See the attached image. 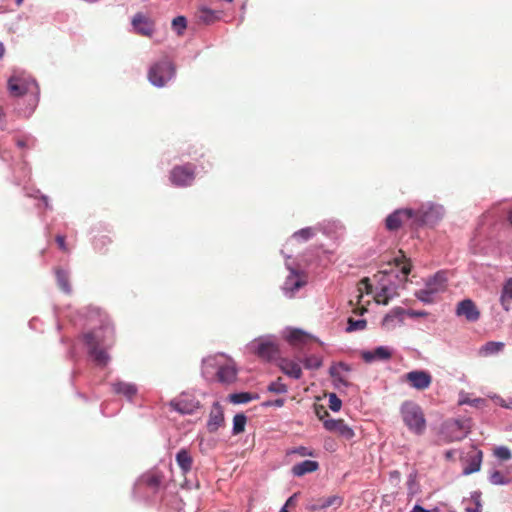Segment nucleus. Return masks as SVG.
Returning <instances> with one entry per match:
<instances>
[{"label": "nucleus", "instance_id": "1", "mask_svg": "<svg viewBox=\"0 0 512 512\" xmlns=\"http://www.w3.org/2000/svg\"><path fill=\"white\" fill-rule=\"evenodd\" d=\"M102 325L99 329L84 335L85 344L93 360L99 366H106L110 361V356L106 352L113 343L114 330L109 322L101 320Z\"/></svg>", "mask_w": 512, "mask_h": 512}, {"label": "nucleus", "instance_id": "2", "mask_svg": "<svg viewBox=\"0 0 512 512\" xmlns=\"http://www.w3.org/2000/svg\"><path fill=\"white\" fill-rule=\"evenodd\" d=\"M8 90L14 97H25L28 108L18 110V113L24 117H29L36 108L39 101V86L37 82L23 72H15L8 79Z\"/></svg>", "mask_w": 512, "mask_h": 512}, {"label": "nucleus", "instance_id": "3", "mask_svg": "<svg viewBox=\"0 0 512 512\" xmlns=\"http://www.w3.org/2000/svg\"><path fill=\"white\" fill-rule=\"evenodd\" d=\"M410 273V266L403 264L401 270L394 269L379 271L374 275L376 281L375 300L379 304H388V301L396 295L400 283L404 282Z\"/></svg>", "mask_w": 512, "mask_h": 512}, {"label": "nucleus", "instance_id": "4", "mask_svg": "<svg viewBox=\"0 0 512 512\" xmlns=\"http://www.w3.org/2000/svg\"><path fill=\"white\" fill-rule=\"evenodd\" d=\"M202 374L207 380L216 379L222 384H231L236 380L235 363L224 354L208 356L202 361Z\"/></svg>", "mask_w": 512, "mask_h": 512}, {"label": "nucleus", "instance_id": "5", "mask_svg": "<svg viewBox=\"0 0 512 512\" xmlns=\"http://www.w3.org/2000/svg\"><path fill=\"white\" fill-rule=\"evenodd\" d=\"M400 414L407 428L416 435L426 430V419L422 408L414 401H405L400 407Z\"/></svg>", "mask_w": 512, "mask_h": 512}, {"label": "nucleus", "instance_id": "6", "mask_svg": "<svg viewBox=\"0 0 512 512\" xmlns=\"http://www.w3.org/2000/svg\"><path fill=\"white\" fill-rule=\"evenodd\" d=\"M176 74L174 64L167 58L154 63L148 71V79L155 87H164Z\"/></svg>", "mask_w": 512, "mask_h": 512}, {"label": "nucleus", "instance_id": "7", "mask_svg": "<svg viewBox=\"0 0 512 512\" xmlns=\"http://www.w3.org/2000/svg\"><path fill=\"white\" fill-rule=\"evenodd\" d=\"M247 349L264 360H272L279 354L278 345L272 335L254 339L247 345Z\"/></svg>", "mask_w": 512, "mask_h": 512}, {"label": "nucleus", "instance_id": "8", "mask_svg": "<svg viewBox=\"0 0 512 512\" xmlns=\"http://www.w3.org/2000/svg\"><path fill=\"white\" fill-rule=\"evenodd\" d=\"M444 208L438 204L427 203L419 209L414 210V226L418 225H434L442 219Z\"/></svg>", "mask_w": 512, "mask_h": 512}, {"label": "nucleus", "instance_id": "9", "mask_svg": "<svg viewBox=\"0 0 512 512\" xmlns=\"http://www.w3.org/2000/svg\"><path fill=\"white\" fill-rule=\"evenodd\" d=\"M289 274L286 277L283 285L281 286L282 292L287 298H294L297 292L306 286L308 282L307 274L303 271H298L290 265H286Z\"/></svg>", "mask_w": 512, "mask_h": 512}, {"label": "nucleus", "instance_id": "10", "mask_svg": "<svg viewBox=\"0 0 512 512\" xmlns=\"http://www.w3.org/2000/svg\"><path fill=\"white\" fill-rule=\"evenodd\" d=\"M414 210L413 209H399L391 213L386 218V228L388 230H397L401 225L407 224L414 226Z\"/></svg>", "mask_w": 512, "mask_h": 512}, {"label": "nucleus", "instance_id": "11", "mask_svg": "<svg viewBox=\"0 0 512 512\" xmlns=\"http://www.w3.org/2000/svg\"><path fill=\"white\" fill-rule=\"evenodd\" d=\"M403 380L416 390H425L431 385L432 376L425 370H413L406 373Z\"/></svg>", "mask_w": 512, "mask_h": 512}, {"label": "nucleus", "instance_id": "12", "mask_svg": "<svg viewBox=\"0 0 512 512\" xmlns=\"http://www.w3.org/2000/svg\"><path fill=\"white\" fill-rule=\"evenodd\" d=\"M194 169L190 164L176 166L170 174L171 182L179 187L188 186L194 180Z\"/></svg>", "mask_w": 512, "mask_h": 512}, {"label": "nucleus", "instance_id": "13", "mask_svg": "<svg viewBox=\"0 0 512 512\" xmlns=\"http://www.w3.org/2000/svg\"><path fill=\"white\" fill-rule=\"evenodd\" d=\"M170 406L181 414H192L199 408V401L193 396L182 394L179 398L170 402Z\"/></svg>", "mask_w": 512, "mask_h": 512}, {"label": "nucleus", "instance_id": "14", "mask_svg": "<svg viewBox=\"0 0 512 512\" xmlns=\"http://www.w3.org/2000/svg\"><path fill=\"white\" fill-rule=\"evenodd\" d=\"M458 317H464L468 322H476L480 318V311L471 299L460 301L455 309Z\"/></svg>", "mask_w": 512, "mask_h": 512}, {"label": "nucleus", "instance_id": "15", "mask_svg": "<svg viewBox=\"0 0 512 512\" xmlns=\"http://www.w3.org/2000/svg\"><path fill=\"white\" fill-rule=\"evenodd\" d=\"M351 371V366L344 362L333 364L329 369V374L333 378L334 384L337 388L341 386L347 387L349 382L347 375Z\"/></svg>", "mask_w": 512, "mask_h": 512}, {"label": "nucleus", "instance_id": "16", "mask_svg": "<svg viewBox=\"0 0 512 512\" xmlns=\"http://www.w3.org/2000/svg\"><path fill=\"white\" fill-rule=\"evenodd\" d=\"M323 426L326 430L335 432L347 440L352 439L355 435L353 429L348 426L342 419L324 420Z\"/></svg>", "mask_w": 512, "mask_h": 512}, {"label": "nucleus", "instance_id": "17", "mask_svg": "<svg viewBox=\"0 0 512 512\" xmlns=\"http://www.w3.org/2000/svg\"><path fill=\"white\" fill-rule=\"evenodd\" d=\"M393 351L387 346H378L374 350L361 352V357L366 363L374 361H386L392 357Z\"/></svg>", "mask_w": 512, "mask_h": 512}, {"label": "nucleus", "instance_id": "18", "mask_svg": "<svg viewBox=\"0 0 512 512\" xmlns=\"http://www.w3.org/2000/svg\"><path fill=\"white\" fill-rule=\"evenodd\" d=\"M224 424V412L219 402H214L207 421L210 433L216 432Z\"/></svg>", "mask_w": 512, "mask_h": 512}, {"label": "nucleus", "instance_id": "19", "mask_svg": "<svg viewBox=\"0 0 512 512\" xmlns=\"http://www.w3.org/2000/svg\"><path fill=\"white\" fill-rule=\"evenodd\" d=\"M406 310L401 307L393 308L382 320V326L392 330L404 322Z\"/></svg>", "mask_w": 512, "mask_h": 512}, {"label": "nucleus", "instance_id": "20", "mask_svg": "<svg viewBox=\"0 0 512 512\" xmlns=\"http://www.w3.org/2000/svg\"><path fill=\"white\" fill-rule=\"evenodd\" d=\"M132 26L136 33L143 36H151L154 31L153 22L141 13L133 17Z\"/></svg>", "mask_w": 512, "mask_h": 512}, {"label": "nucleus", "instance_id": "21", "mask_svg": "<svg viewBox=\"0 0 512 512\" xmlns=\"http://www.w3.org/2000/svg\"><path fill=\"white\" fill-rule=\"evenodd\" d=\"M279 368L284 374L293 379H300L302 376V369L297 361L282 358L279 362Z\"/></svg>", "mask_w": 512, "mask_h": 512}, {"label": "nucleus", "instance_id": "22", "mask_svg": "<svg viewBox=\"0 0 512 512\" xmlns=\"http://www.w3.org/2000/svg\"><path fill=\"white\" fill-rule=\"evenodd\" d=\"M112 389L114 393L123 395L129 401H131L138 392L135 384L124 381H116L112 383Z\"/></svg>", "mask_w": 512, "mask_h": 512}, {"label": "nucleus", "instance_id": "23", "mask_svg": "<svg viewBox=\"0 0 512 512\" xmlns=\"http://www.w3.org/2000/svg\"><path fill=\"white\" fill-rule=\"evenodd\" d=\"M342 505V498L337 495L319 498L316 503L311 504L309 509L312 511L323 510L329 507L338 508Z\"/></svg>", "mask_w": 512, "mask_h": 512}, {"label": "nucleus", "instance_id": "24", "mask_svg": "<svg viewBox=\"0 0 512 512\" xmlns=\"http://www.w3.org/2000/svg\"><path fill=\"white\" fill-rule=\"evenodd\" d=\"M319 464L314 460H304L300 463L295 464L292 467V474L296 477H301L307 473H312L318 470Z\"/></svg>", "mask_w": 512, "mask_h": 512}, {"label": "nucleus", "instance_id": "25", "mask_svg": "<svg viewBox=\"0 0 512 512\" xmlns=\"http://www.w3.org/2000/svg\"><path fill=\"white\" fill-rule=\"evenodd\" d=\"M500 304L505 311L512 307V277L505 280L500 294Z\"/></svg>", "mask_w": 512, "mask_h": 512}, {"label": "nucleus", "instance_id": "26", "mask_svg": "<svg viewBox=\"0 0 512 512\" xmlns=\"http://www.w3.org/2000/svg\"><path fill=\"white\" fill-rule=\"evenodd\" d=\"M176 462L183 474H187L192 469L193 459L186 449H181L176 454Z\"/></svg>", "mask_w": 512, "mask_h": 512}, {"label": "nucleus", "instance_id": "27", "mask_svg": "<svg viewBox=\"0 0 512 512\" xmlns=\"http://www.w3.org/2000/svg\"><path fill=\"white\" fill-rule=\"evenodd\" d=\"M285 338L292 345H301L306 342L308 334L301 329H287Z\"/></svg>", "mask_w": 512, "mask_h": 512}, {"label": "nucleus", "instance_id": "28", "mask_svg": "<svg viewBox=\"0 0 512 512\" xmlns=\"http://www.w3.org/2000/svg\"><path fill=\"white\" fill-rule=\"evenodd\" d=\"M482 464V451L478 450L468 460V464L463 469L464 475H469L478 472Z\"/></svg>", "mask_w": 512, "mask_h": 512}, {"label": "nucleus", "instance_id": "29", "mask_svg": "<svg viewBox=\"0 0 512 512\" xmlns=\"http://www.w3.org/2000/svg\"><path fill=\"white\" fill-rule=\"evenodd\" d=\"M512 477L509 473H503L493 469L489 473V482L493 485H507L511 483Z\"/></svg>", "mask_w": 512, "mask_h": 512}, {"label": "nucleus", "instance_id": "30", "mask_svg": "<svg viewBox=\"0 0 512 512\" xmlns=\"http://www.w3.org/2000/svg\"><path fill=\"white\" fill-rule=\"evenodd\" d=\"M196 17L204 24H211L218 18L216 11L205 6L198 9Z\"/></svg>", "mask_w": 512, "mask_h": 512}, {"label": "nucleus", "instance_id": "31", "mask_svg": "<svg viewBox=\"0 0 512 512\" xmlns=\"http://www.w3.org/2000/svg\"><path fill=\"white\" fill-rule=\"evenodd\" d=\"M258 398V394H251L249 392H239L229 395V400L233 404H245L252 400H257Z\"/></svg>", "mask_w": 512, "mask_h": 512}, {"label": "nucleus", "instance_id": "32", "mask_svg": "<svg viewBox=\"0 0 512 512\" xmlns=\"http://www.w3.org/2000/svg\"><path fill=\"white\" fill-rule=\"evenodd\" d=\"M482 493L479 490L470 493L469 501L472 506H466L465 512H481L482 511Z\"/></svg>", "mask_w": 512, "mask_h": 512}, {"label": "nucleus", "instance_id": "33", "mask_svg": "<svg viewBox=\"0 0 512 512\" xmlns=\"http://www.w3.org/2000/svg\"><path fill=\"white\" fill-rule=\"evenodd\" d=\"M426 286L432 288V290H436V293L438 294L445 290L446 278L442 273H437L426 283Z\"/></svg>", "mask_w": 512, "mask_h": 512}, {"label": "nucleus", "instance_id": "34", "mask_svg": "<svg viewBox=\"0 0 512 512\" xmlns=\"http://www.w3.org/2000/svg\"><path fill=\"white\" fill-rule=\"evenodd\" d=\"M56 278L57 283L59 287L65 292L70 293L71 292V286L69 283V274L65 270L57 269L56 270Z\"/></svg>", "mask_w": 512, "mask_h": 512}, {"label": "nucleus", "instance_id": "35", "mask_svg": "<svg viewBox=\"0 0 512 512\" xmlns=\"http://www.w3.org/2000/svg\"><path fill=\"white\" fill-rule=\"evenodd\" d=\"M416 297L423 303H432L436 298V290H432V288L425 287L416 292Z\"/></svg>", "mask_w": 512, "mask_h": 512}, {"label": "nucleus", "instance_id": "36", "mask_svg": "<svg viewBox=\"0 0 512 512\" xmlns=\"http://www.w3.org/2000/svg\"><path fill=\"white\" fill-rule=\"evenodd\" d=\"M247 417L243 413L236 414L233 418L232 434L238 435L245 430Z\"/></svg>", "mask_w": 512, "mask_h": 512}, {"label": "nucleus", "instance_id": "37", "mask_svg": "<svg viewBox=\"0 0 512 512\" xmlns=\"http://www.w3.org/2000/svg\"><path fill=\"white\" fill-rule=\"evenodd\" d=\"M161 479L155 474L144 475L137 482L138 485L146 484L150 488H156L160 485Z\"/></svg>", "mask_w": 512, "mask_h": 512}, {"label": "nucleus", "instance_id": "38", "mask_svg": "<svg viewBox=\"0 0 512 512\" xmlns=\"http://www.w3.org/2000/svg\"><path fill=\"white\" fill-rule=\"evenodd\" d=\"M267 390L275 394H285L288 391V387L282 382L281 378H278L276 381H273L268 385Z\"/></svg>", "mask_w": 512, "mask_h": 512}, {"label": "nucleus", "instance_id": "39", "mask_svg": "<svg viewBox=\"0 0 512 512\" xmlns=\"http://www.w3.org/2000/svg\"><path fill=\"white\" fill-rule=\"evenodd\" d=\"M366 325H367V322L364 319L354 320L352 318H349L346 331L347 332L361 331L366 328Z\"/></svg>", "mask_w": 512, "mask_h": 512}, {"label": "nucleus", "instance_id": "40", "mask_svg": "<svg viewBox=\"0 0 512 512\" xmlns=\"http://www.w3.org/2000/svg\"><path fill=\"white\" fill-rule=\"evenodd\" d=\"M303 364L306 369H310V370L318 369L322 365V359L318 356L311 355V356L304 358Z\"/></svg>", "mask_w": 512, "mask_h": 512}, {"label": "nucleus", "instance_id": "41", "mask_svg": "<svg viewBox=\"0 0 512 512\" xmlns=\"http://www.w3.org/2000/svg\"><path fill=\"white\" fill-rule=\"evenodd\" d=\"M187 27V20L184 16H177L172 20V28L177 35H182Z\"/></svg>", "mask_w": 512, "mask_h": 512}, {"label": "nucleus", "instance_id": "42", "mask_svg": "<svg viewBox=\"0 0 512 512\" xmlns=\"http://www.w3.org/2000/svg\"><path fill=\"white\" fill-rule=\"evenodd\" d=\"M314 229L311 227L302 228L293 234V238L297 240L307 241L314 236Z\"/></svg>", "mask_w": 512, "mask_h": 512}, {"label": "nucleus", "instance_id": "43", "mask_svg": "<svg viewBox=\"0 0 512 512\" xmlns=\"http://www.w3.org/2000/svg\"><path fill=\"white\" fill-rule=\"evenodd\" d=\"M494 456L500 460H509L511 458V451L506 446H498L494 449Z\"/></svg>", "mask_w": 512, "mask_h": 512}, {"label": "nucleus", "instance_id": "44", "mask_svg": "<svg viewBox=\"0 0 512 512\" xmlns=\"http://www.w3.org/2000/svg\"><path fill=\"white\" fill-rule=\"evenodd\" d=\"M341 406H342V401L338 398V396L334 393H331L329 395V408L334 411V412H337L341 409Z\"/></svg>", "mask_w": 512, "mask_h": 512}, {"label": "nucleus", "instance_id": "45", "mask_svg": "<svg viewBox=\"0 0 512 512\" xmlns=\"http://www.w3.org/2000/svg\"><path fill=\"white\" fill-rule=\"evenodd\" d=\"M292 454H298L301 457L314 456V451L305 446H299L290 451Z\"/></svg>", "mask_w": 512, "mask_h": 512}, {"label": "nucleus", "instance_id": "46", "mask_svg": "<svg viewBox=\"0 0 512 512\" xmlns=\"http://www.w3.org/2000/svg\"><path fill=\"white\" fill-rule=\"evenodd\" d=\"M502 348H503V343H501V342H488L484 346V350L486 351V353H489V354L499 352Z\"/></svg>", "mask_w": 512, "mask_h": 512}, {"label": "nucleus", "instance_id": "47", "mask_svg": "<svg viewBox=\"0 0 512 512\" xmlns=\"http://www.w3.org/2000/svg\"><path fill=\"white\" fill-rule=\"evenodd\" d=\"M284 403H285V400L282 398H279L276 400L265 401L262 403V406L263 407H271V406L282 407L284 405Z\"/></svg>", "mask_w": 512, "mask_h": 512}, {"label": "nucleus", "instance_id": "48", "mask_svg": "<svg viewBox=\"0 0 512 512\" xmlns=\"http://www.w3.org/2000/svg\"><path fill=\"white\" fill-rule=\"evenodd\" d=\"M56 242L59 246V248L62 250V251H67V246H66V242H65V237L62 236V235H58L56 237Z\"/></svg>", "mask_w": 512, "mask_h": 512}, {"label": "nucleus", "instance_id": "49", "mask_svg": "<svg viewBox=\"0 0 512 512\" xmlns=\"http://www.w3.org/2000/svg\"><path fill=\"white\" fill-rule=\"evenodd\" d=\"M7 128L6 125V114L2 107H0V129L5 130Z\"/></svg>", "mask_w": 512, "mask_h": 512}, {"label": "nucleus", "instance_id": "50", "mask_svg": "<svg viewBox=\"0 0 512 512\" xmlns=\"http://www.w3.org/2000/svg\"><path fill=\"white\" fill-rule=\"evenodd\" d=\"M406 315H409L410 317H423V316L426 315V312H424V311L408 310V311H406Z\"/></svg>", "mask_w": 512, "mask_h": 512}, {"label": "nucleus", "instance_id": "51", "mask_svg": "<svg viewBox=\"0 0 512 512\" xmlns=\"http://www.w3.org/2000/svg\"><path fill=\"white\" fill-rule=\"evenodd\" d=\"M361 284L365 285L367 293H372V285L369 283V279L365 278L361 281Z\"/></svg>", "mask_w": 512, "mask_h": 512}, {"label": "nucleus", "instance_id": "52", "mask_svg": "<svg viewBox=\"0 0 512 512\" xmlns=\"http://www.w3.org/2000/svg\"><path fill=\"white\" fill-rule=\"evenodd\" d=\"M410 512H430V510L425 509L424 507L420 505H415Z\"/></svg>", "mask_w": 512, "mask_h": 512}, {"label": "nucleus", "instance_id": "53", "mask_svg": "<svg viewBox=\"0 0 512 512\" xmlns=\"http://www.w3.org/2000/svg\"><path fill=\"white\" fill-rule=\"evenodd\" d=\"M297 495H298V494H297V493H295V494H293L292 496H290V497L288 498V500L286 501V504H285V506H284V507L286 508L287 506L292 505V504L295 502V500H296V498H297Z\"/></svg>", "mask_w": 512, "mask_h": 512}, {"label": "nucleus", "instance_id": "54", "mask_svg": "<svg viewBox=\"0 0 512 512\" xmlns=\"http://www.w3.org/2000/svg\"><path fill=\"white\" fill-rule=\"evenodd\" d=\"M502 406L512 409V398H509L507 402L502 403Z\"/></svg>", "mask_w": 512, "mask_h": 512}, {"label": "nucleus", "instance_id": "55", "mask_svg": "<svg viewBox=\"0 0 512 512\" xmlns=\"http://www.w3.org/2000/svg\"><path fill=\"white\" fill-rule=\"evenodd\" d=\"M4 54H5V47H4L3 43L0 42V59L3 58Z\"/></svg>", "mask_w": 512, "mask_h": 512}, {"label": "nucleus", "instance_id": "56", "mask_svg": "<svg viewBox=\"0 0 512 512\" xmlns=\"http://www.w3.org/2000/svg\"><path fill=\"white\" fill-rule=\"evenodd\" d=\"M451 425H452V426H457V427H459V428H461V429H464V426L460 423V421H459V420H455V421H453V423H452Z\"/></svg>", "mask_w": 512, "mask_h": 512}, {"label": "nucleus", "instance_id": "57", "mask_svg": "<svg viewBox=\"0 0 512 512\" xmlns=\"http://www.w3.org/2000/svg\"><path fill=\"white\" fill-rule=\"evenodd\" d=\"M42 200H43V202L45 204V207L46 208H50L48 197L47 196H42Z\"/></svg>", "mask_w": 512, "mask_h": 512}, {"label": "nucleus", "instance_id": "58", "mask_svg": "<svg viewBox=\"0 0 512 512\" xmlns=\"http://www.w3.org/2000/svg\"><path fill=\"white\" fill-rule=\"evenodd\" d=\"M17 146L19 148H24L26 146V142L24 140H18L17 141Z\"/></svg>", "mask_w": 512, "mask_h": 512}, {"label": "nucleus", "instance_id": "59", "mask_svg": "<svg viewBox=\"0 0 512 512\" xmlns=\"http://www.w3.org/2000/svg\"><path fill=\"white\" fill-rule=\"evenodd\" d=\"M508 219L510 223L512 224V210L509 212Z\"/></svg>", "mask_w": 512, "mask_h": 512}, {"label": "nucleus", "instance_id": "60", "mask_svg": "<svg viewBox=\"0 0 512 512\" xmlns=\"http://www.w3.org/2000/svg\"><path fill=\"white\" fill-rule=\"evenodd\" d=\"M481 399H475L472 404L476 405L477 403L481 402Z\"/></svg>", "mask_w": 512, "mask_h": 512}, {"label": "nucleus", "instance_id": "61", "mask_svg": "<svg viewBox=\"0 0 512 512\" xmlns=\"http://www.w3.org/2000/svg\"><path fill=\"white\" fill-rule=\"evenodd\" d=\"M23 0H16V4L20 6L22 4Z\"/></svg>", "mask_w": 512, "mask_h": 512}, {"label": "nucleus", "instance_id": "62", "mask_svg": "<svg viewBox=\"0 0 512 512\" xmlns=\"http://www.w3.org/2000/svg\"><path fill=\"white\" fill-rule=\"evenodd\" d=\"M430 512H441V511H440V509L435 508V509H433V510H430Z\"/></svg>", "mask_w": 512, "mask_h": 512}, {"label": "nucleus", "instance_id": "63", "mask_svg": "<svg viewBox=\"0 0 512 512\" xmlns=\"http://www.w3.org/2000/svg\"><path fill=\"white\" fill-rule=\"evenodd\" d=\"M0 157L3 159V160H7V157L4 155V154H0Z\"/></svg>", "mask_w": 512, "mask_h": 512}, {"label": "nucleus", "instance_id": "64", "mask_svg": "<svg viewBox=\"0 0 512 512\" xmlns=\"http://www.w3.org/2000/svg\"><path fill=\"white\" fill-rule=\"evenodd\" d=\"M279 512H287V510L283 507Z\"/></svg>", "mask_w": 512, "mask_h": 512}]
</instances>
